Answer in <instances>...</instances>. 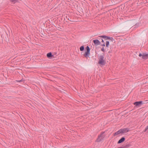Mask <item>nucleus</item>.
Instances as JSON below:
<instances>
[{"label":"nucleus","mask_w":148,"mask_h":148,"mask_svg":"<svg viewBox=\"0 0 148 148\" xmlns=\"http://www.w3.org/2000/svg\"><path fill=\"white\" fill-rule=\"evenodd\" d=\"M101 42L103 43H105L103 40L102 39H101Z\"/></svg>","instance_id":"b1692460"},{"label":"nucleus","mask_w":148,"mask_h":148,"mask_svg":"<svg viewBox=\"0 0 148 148\" xmlns=\"http://www.w3.org/2000/svg\"><path fill=\"white\" fill-rule=\"evenodd\" d=\"M101 45L102 46H103V47L105 46L106 45H105V43H103V44H102V45Z\"/></svg>","instance_id":"4be33fe9"},{"label":"nucleus","mask_w":148,"mask_h":148,"mask_svg":"<svg viewBox=\"0 0 148 148\" xmlns=\"http://www.w3.org/2000/svg\"><path fill=\"white\" fill-rule=\"evenodd\" d=\"M138 25L137 24H136L135 25V27H138Z\"/></svg>","instance_id":"412c9836"},{"label":"nucleus","mask_w":148,"mask_h":148,"mask_svg":"<svg viewBox=\"0 0 148 148\" xmlns=\"http://www.w3.org/2000/svg\"><path fill=\"white\" fill-rule=\"evenodd\" d=\"M103 54V55H100L99 56L98 63L100 65L104 66L106 64V62L104 59V53Z\"/></svg>","instance_id":"f03ea898"},{"label":"nucleus","mask_w":148,"mask_h":148,"mask_svg":"<svg viewBox=\"0 0 148 148\" xmlns=\"http://www.w3.org/2000/svg\"><path fill=\"white\" fill-rule=\"evenodd\" d=\"M71 18L69 19V18H68V20H71Z\"/></svg>","instance_id":"a878e982"},{"label":"nucleus","mask_w":148,"mask_h":148,"mask_svg":"<svg viewBox=\"0 0 148 148\" xmlns=\"http://www.w3.org/2000/svg\"><path fill=\"white\" fill-rule=\"evenodd\" d=\"M144 132H148V125L145 128Z\"/></svg>","instance_id":"f3484780"},{"label":"nucleus","mask_w":148,"mask_h":148,"mask_svg":"<svg viewBox=\"0 0 148 148\" xmlns=\"http://www.w3.org/2000/svg\"><path fill=\"white\" fill-rule=\"evenodd\" d=\"M109 41H107L106 42V45L107 47H108L109 45Z\"/></svg>","instance_id":"4468645a"},{"label":"nucleus","mask_w":148,"mask_h":148,"mask_svg":"<svg viewBox=\"0 0 148 148\" xmlns=\"http://www.w3.org/2000/svg\"><path fill=\"white\" fill-rule=\"evenodd\" d=\"M143 53L142 54L141 53H139V57H141V56H142V57H143Z\"/></svg>","instance_id":"6ab92c4d"},{"label":"nucleus","mask_w":148,"mask_h":148,"mask_svg":"<svg viewBox=\"0 0 148 148\" xmlns=\"http://www.w3.org/2000/svg\"><path fill=\"white\" fill-rule=\"evenodd\" d=\"M131 145L130 144H129L123 147H120L117 148H128L129 147H130Z\"/></svg>","instance_id":"f8f14e48"},{"label":"nucleus","mask_w":148,"mask_h":148,"mask_svg":"<svg viewBox=\"0 0 148 148\" xmlns=\"http://www.w3.org/2000/svg\"><path fill=\"white\" fill-rule=\"evenodd\" d=\"M12 3H15L16 2H18V0H9Z\"/></svg>","instance_id":"2eb2a0df"},{"label":"nucleus","mask_w":148,"mask_h":148,"mask_svg":"<svg viewBox=\"0 0 148 148\" xmlns=\"http://www.w3.org/2000/svg\"><path fill=\"white\" fill-rule=\"evenodd\" d=\"M93 42L94 43L95 45H100L101 42L98 39L93 40Z\"/></svg>","instance_id":"6e6552de"},{"label":"nucleus","mask_w":148,"mask_h":148,"mask_svg":"<svg viewBox=\"0 0 148 148\" xmlns=\"http://www.w3.org/2000/svg\"><path fill=\"white\" fill-rule=\"evenodd\" d=\"M144 103L142 101H136L133 103L134 105L136 107L140 106L141 105L143 104Z\"/></svg>","instance_id":"39448f33"},{"label":"nucleus","mask_w":148,"mask_h":148,"mask_svg":"<svg viewBox=\"0 0 148 148\" xmlns=\"http://www.w3.org/2000/svg\"><path fill=\"white\" fill-rule=\"evenodd\" d=\"M105 132H102L99 135L97 138L96 140L95 141L96 142H99L104 140V138L106 136V135L104 134Z\"/></svg>","instance_id":"f257e3e1"},{"label":"nucleus","mask_w":148,"mask_h":148,"mask_svg":"<svg viewBox=\"0 0 148 148\" xmlns=\"http://www.w3.org/2000/svg\"><path fill=\"white\" fill-rule=\"evenodd\" d=\"M125 140L124 137H122L117 142V144H120L124 142Z\"/></svg>","instance_id":"9d476101"},{"label":"nucleus","mask_w":148,"mask_h":148,"mask_svg":"<svg viewBox=\"0 0 148 148\" xmlns=\"http://www.w3.org/2000/svg\"><path fill=\"white\" fill-rule=\"evenodd\" d=\"M98 38H102L104 40H109L110 41L114 43H115V41L114 39L112 37H110L109 36L105 35H101L99 36Z\"/></svg>","instance_id":"7ed1b4c3"},{"label":"nucleus","mask_w":148,"mask_h":148,"mask_svg":"<svg viewBox=\"0 0 148 148\" xmlns=\"http://www.w3.org/2000/svg\"><path fill=\"white\" fill-rule=\"evenodd\" d=\"M142 58L144 60L148 59V53L147 54L143 53V57H142Z\"/></svg>","instance_id":"1a4fd4ad"},{"label":"nucleus","mask_w":148,"mask_h":148,"mask_svg":"<svg viewBox=\"0 0 148 148\" xmlns=\"http://www.w3.org/2000/svg\"><path fill=\"white\" fill-rule=\"evenodd\" d=\"M101 50L103 52H104L105 51V49H104V47H102V48L101 49Z\"/></svg>","instance_id":"a211bd4d"},{"label":"nucleus","mask_w":148,"mask_h":148,"mask_svg":"<svg viewBox=\"0 0 148 148\" xmlns=\"http://www.w3.org/2000/svg\"><path fill=\"white\" fill-rule=\"evenodd\" d=\"M69 20L70 21H72V20H71H71Z\"/></svg>","instance_id":"393cba45"},{"label":"nucleus","mask_w":148,"mask_h":148,"mask_svg":"<svg viewBox=\"0 0 148 148\" xmlns=\"http://www.w3.org/2000/svg\"><path fill=\"white\" fill-rule=\"evenodd\" d=\"M123 135L120 129H119V130H118L116 132L113 134V136H120V135Z\"/></svg>","instance_id":"423d86ee"},{"label":"nucleus","mask_w":148,"mask_h":148,"mask_svg":"<svg viewBox=\"0 0 148 148\" xmlns=\"http://www.w3.org/2000/svg\"><path fill=\"white\" fill-rule=\"evenodd\" d=\"M112 50H110L108 52V53H112Z\"/></svg>","instance_id":"aec40b11"},{"label":"nucleus","mask_w":148,"mask_h":148,"mask_svg":"<svg viewBox=\"0 0 148 148\" xmlns=\"http://www.w3.org/2000/svg\"><path fill=\"white\" fill-rule=\"evenodd\" d=\"M84 45L81 46L79 48L80 50L81 51H83L84 50Z\"/></svg>","instance_id":"ddd939ff"},{"label":"nucleus","mask_w":148,"mask_h":148,"mask_svg":"<svg viewBox=\"0 0 148 148\" xmlns=\"http://www.w3.org/2000/svg\"><path fill=\"white\" fill-rule=\"evenodd\" d=\"M86 51L84 53V55L86 58H87L89 56L90 54V49L88 46H87L86 48Z\"/></svg>","instance_id":"20e7f679"},{"label":"nucleus","mask_w":148,"mask_h":148,"mask_svg":"<svg viewBox=\"0 0 148 148\" xmlns=\"http://www.w3.org/2000/svg\"><path fill=\"white\" fill-rule=\"evenodd\" d=\"M16 82H23L24 81L23 79H22L21 80H16Z\"/></svg>","instance_id":"dca6fc26"},{"label":"nucleus","mask_w":148,"mask_h":148,"mask_svg":"<svg viewBox=\"0 0 148 148\" xmlns=\"http://www.w3.org/2000/svg\"><path fill=\"white\" fill-rule=\"evenodd\" d=\"M47 57L49 58H51L52 57L54 56L53 55H52V54L51 52L48 53L47 54Z\"/></svg>","instance_id":"9b49d317"},{"label":"nucleus","mask_w":148,"mask_h":148,"mask_svg":"<svg viewBox=\"0 0 148 148\" xmlns=\"http://www.w3.org/2000/svg\"><path fill=\"white\" fill-rule=\"evenodd\" d=\"M122 135L123 134L127 133L129 131V129L128 128H124L123 129H121Z\"/></svg>","instance_id":"0eeeda50"},{"label":"nucleus","mask_w":148,"mask_h":148,"mask_svg":"<svg viewBox=\"0 0 148 148\" xmlns=\"http://www.w3.org/2000/svg\"><path fill=\"white\" fill-rule=\"evenodd\" d=\"M110 50H112V48H111H111H110Z\"/></svg>","instance_id":"bb28decb"},{"label":"nucleus","mask_w":148,"mask_h":148,"mask_svg":"<svg viewBox=\"0 0 148 148\" xmlns=\"http://www.w3.org/2000/svg\"><path fill=\"white\" fill-rule=\"evenodd\" d=\"M53 55H56L57 56L58 55L57 54V52H54V54H53Z\"/></svg>","instance_id":"5701e85b"}]
</instances>
